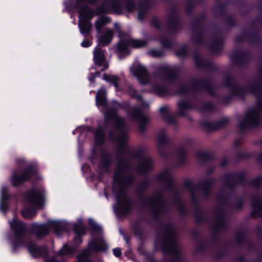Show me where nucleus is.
<instances>
[{"mask_svg": "<svg viewBox=\"0 0 262 262\" xmlns=\"http://www.w3.org/2000/svg\"><path fill=\"white\" fill-rule=\"evenodd\" d=\"M132 178L128 173L127 165L122 162L118 164L114 177L113 189L116 193L117 204L114 211L119 215H124L129 211L130 205L124 188L131 182Z\"/></svg>", "mask_w": 262, "mask_h": 262, "instance_id": "f257e3e1", "label": "nucleus"}, {"mask_svg": "<svg viewBox=\"0 0 262 262\" xmlns=\"http://www.w3.org/2000/svg\"><path fill=\"white\" fill-rule=\"evenodd\" d=\"M105 95L106 91L104 88H102L98 90L96 96V104L99 109L104 112L106 121L111 120L118 129V135L115 137V140L120 147H124L125 145L127 134L120 128L124 126V121L118 117L117 115L118 110L121 108L122 106L115 101L107 104Z\"/></svg>", "mask_w": 262, "mask_h": 262, "instance_id": "f03ea898", "label": "nucleus"}, {"mask_svg": "<svg viewBox=\"0 0 262 262\" xmlns=\"http://www.w3.org/2000/svg\"><path fill=\"white\" fill-rule=\"evenodd\" d=\"M89 222L91 227V233L92 240L89 243L88 248L84 249L78 256L76 262H92L89 258L90 255L93 253L104 251L107 245L101 237L102 229L92 219H89Z\"/></svg>", "mask_w": 262, "mask_h": 262, "instance_id": "7ed1b4c3", "label": "nucleus"}, {"mask_svg": "<svg viewBox=\"0 0 262 262\" xmlns=\"http://www.w3.org/2000/svg\"><path fill=\"white\" fill-rule=\"evenodd\" d=\"M45 192L43 189H33L26 196L24 208L21 213L25 218H31L36 214V209L42 208L45 204Z\"/></svg>", "mask_w": 262, "mask_h": 262, "instance_id": "20e7f679", "label": "nucleus"}, {"mask_svg": "<svg viewBox=\"0 0 262 262\" xmlns=\"http://www.w3.org/2000/svg\"><path fill=\"white\" fill-rule=\"evenodd\" d=\"M11 229L13 232V235L11 240L13 250L16 251L23 246L26 239L25 226L24 224L16 217L9 222Z\"/></svg>", "mask_w": 262, "mask_h": 262, "instance_id": "39448f33", "label": "nucleus"}, {"mask_svg": "<svg viewBox=\"0 0 262 262\" xmlns=\"http://www.w3.org/2000/svg\"><path fill=\"white\" fill-rule=\"evenodd\" d=\"M50 228H52L54 232L58 234L63 229V223L59 221H52L48 224L33 223L31 225L32 232L37 238H41L47 235Z\"/></svg>", "mask_w": 262, "mask_h": 262, "instance_id": "423d86ee", "label": "nucleus"}, {"mask_svg": "<svg viewBox=\"0 0 262 262\" xmlns=\"http://www.w3.org/2000/svg\"><path fill=\"white\" fill-rule=\"evenodd\" d=\"M120 38L117 49L120 53L128 54L131 47L140 48L146 45L145 41L133 39L128 34L122 35Z\"/></svg>", "mask_w": 262, "mask_h": 262, "instance_id": "0eeeda50", "label": "nucleus"}, {"mask_svg": "<svg viewBox=\"0 0 262 262\" xmlns=\"http://www.w3.org/2000/svg\"><path fill=\"white\" fill-rule=\"evenodd\" d=\"M79 21L78 26L80 28L81 34L87 33L89 32L92 25L89 21L94 15V12L87 6H84L80 8L79 10Z\"/></svg>", "mask_w": 262, "mask_h": 262, "instance_id": "6e6552de", "label": "nucleus"}, {"mask_svg": "<svg viewBox=\"0 0 262 262\" xmlns=\"http://www.w3.org/2000/svg\"><path fill=\"white\" fill-rule=\"evenodd\" d=\"M93 59L95 63V75L98 76L99 75V71H103L107 69L108 67L107 63L104 55V51L99 47L97 46L95 48L93 51Z\"/></svg>", "mask_w": 262, "mask_h": 262, "instance_id": "1a4fd4ad", "label": "nucleus"}, {"mask_svg": "<svg viewBox=\"0 0 262 262\" xmlns=\"http://www.w3.org/2000/svg\"><path fill=\"white\" fill-rule=\"evenodd\" d=\"M131 73L142 84L148 83L149 76L145 67L139 63H135L130 68Z\"/></svg>", "mask_w": 262, "mask_h": 262, "instance_id": "9d476101", "label": "nucleus"}, {"mask_svg": "<svg viewBox=\"0 0 262 262\" xmlns=\"http://www.w3.org/2000/svg\"><path fill=\"white\" fill-rule=\"evenodd\" d=\"M36 171L30 168H28L19 175L16 172H15L11 178L12 185L17 186L31 178L36 177Z\"/></svg>", "mask_w": 262, "mask_h": 262, "instance_id": "9b49d317", "label": "nucleus"}, {"mask_svg": "<svg viewBox=\"0 0 262 262\" xmlns=\"http://www.w3.org/2000/svg\"><path fill=\"white\" fill-rule=\"evenodd\" d=\"M262 113V105L259 106L258 110H251L246 115L245 118V124L243 127H250L256 125L258 121V115Z\"/></svg>", "mask_w": 262, "mask_h": 262, "instance_id": "f8f14e48", "label": "nucleus"}, {"mask_svg": "<svg viewBox=\"0 0 262 262\" xmlns=\"http://www.w3.org/2000/svg\"><path fill=\"white\" fill-rule=\"evenodd\" d=\"M27 247L30 254L34 257L43 256L47 253V248L45 247H38L34 243H29Z\"/></svg>", "mask_w": 262, "mask_h": 262, "instance_id": "ddd939ff", "label": "nucleus"}, {"mask_svg": "<svg viewBox=\"0 0 262 262\" xmlns=\"http://www.w3.org/2000/svg\"><path fill=\"white\" fill-rule=\"evenodd\" d=\"M117 2L114 0L105 1L102 4L99 13H111L116 11L117 9Z\"/></svg>", "mask_w": 262, "mask_h": 262, "instance_id": "4468645a", "label": "nucleus"}, {"mask_svg": "<svg viewBox=\"0 0 262 262\" xmlns=\"http://www.w3.org/2000/svg\"><path fill=\"white\" fill-rule=\"evenodd\" d=\"M74 230L77 236L74 239V242L76 244H80L82 242L81 236L84 235L86 232V229L84 227L81 220H78L77 223L74 225Z\"/></svg>", "mask_w": 262, "mask_h": 262, "instance_id": "2eb2a0df", "label": "nucleus"}, {"mask_svg": "<svg viewBox=\"0 0 262 262\" xmlns=\"http://www.w3.org/2000/svg\"><path fill=\"white\" fill-rule=\"evenodd\" d=\"M10 195L7 193V188L3 186L1 188V201L0 202V210L5 214L6 212V209L8 206V201Z\"/></svg>", "mask_w": 262, "mask_h": 262, "instance_id": "dca6fc26", "label": "nucleus"}, {"mask_svg": "<svg viewBox=\"0 0 262 262\" xmlns=\"http://www.w3.org/2000/svg\"><path fill=\"white\" fill-rule=\"evenodd\" d=\"M166 242L168 244L167 251L169 252H176L177 247L174 240L173 233L170 231L166 238Z\"/></svg>", "mask_w": 262, "mask_h": 262, "instance_id": "f3484780", "label": "nucleus"}, {"mask_svg": "<svg viewBox=\"0 0 262 262\" xmlns=\"http://www.w3.org/2000/svg\"><path fill=\"white\" fill-rule=\"evenodd\" d=\"M114 32L112 29H108L104 34L100 37L99 43L102 45H106L110 43L113 38Z\"/></svg>", "mask_w": 262, "mask_h": 262, "instance_id": "a211bd4d", "label": "nucleus"}, {"mask_svg": "<svg viewBox=\"0 0 262 262\" xmlns=\"http://www.w3.org/2000/svg\"><path fill=\"white\" fill-rule=\"evenodd\" d=\"M130 111L133 114L129 115L133 119H137L141 122H145L147 120L146 117L142 114L140 110L133 107Z\"/></svg>", "mask_w": 262, "mask_h": 262, "instance_id": "6ab92c4d", "label": "nucleus"}, {"mask_svg": "<svg viewBox=\"0 0 262 262\" xmlns=\"http://www.w3.org/2000/svg\"><path fill=\"white\" fill-rule=\"evenodd\" d=\"M103 79L106 82L113 84L116 89H118V85L120 83V79L119 78L111 74H104L103 75Z\"/></svg>", "mask_w": 262, "mask_h": 262, "instance_id": "aec40b11", "label": "nucleus"}, {"mask_svg": "<svg viewBox=\"0 0 262 262\" xmlns=\"http://www.w3.org/2000/svg\"><path fill=\"white\" fill-rule=\"evenodd\" d=\"M152 165V163L150 159H143L140 163L139 170L141 172H145L151 168Z\"/></svg>", "mask_w": 262, "mask_h": 262, "instance_id": "412c9836", "label": "nucleus"}, {"mask_svg": "<svg viewBox=\"0 0 262 262\" xmlns=\"http://www.w3.org/2000/svg\"><path fill=\"white\" fill-rule=\"evenodd\" d=\"M76 250L75 247H69L67 245H64L62 248L57 252V256L62 257L66 255H69L73 253Z\"/></svg>", "mask_w": 262, "mask_h": 262, "instance_id": "4be33fe9", "label": "nucleus"}, {"mask_svg": "<svg viewBox=\"0 0 262 262\" xmlns=\"http://www.w3.org/2000/svg\"><path fill=\"white\" fill-rule=\"evenodd\" d=\"M190 106L188 102L184 100L178 103V114L180 116H185Z\"/></svg>", "mask_w": 262, "mask_h": 262, "instance_id": "5701e85b", "label": "nucleus"}, {"mask_svg": "<svg viewBox=\"0 0 262 262\" xmlns=\"http://www.w3.org/2000/svg\"><path fill=\"white\" fill-rule=\"evenodd\" d=\"M252 208L253 210L252 214L253 216H262V203L260 200L254 202L252 204Z\"/></svg>", "mask_w": 262, "mask_h": 262, "instance_id": "b1692460", "label": "nucleus"}, {"mask_svg": "<svg viewBox=\"0 0 262 262\" xmlns=\"http://www.w3.org/2000/svg\"><path fill=\"white\" fill-rule=\"evenodd\" d=\"M109 19L107 17H101L98 19L95 23V27L97 30L98 33H100L101 32L102 28L105 25L108 21Z\"/></svg>", "mask_w": 262, "mask_h": 262, "instance_id": "393cba45", "label": "nucleus"}, {"mask_svg": "<svg viewBox=\"0 0 262 262\" xmlns=\"http://www.w3.org/2000/svg\"><path fill=\"white\" fill-rule=\"evenodd\" d=\"M95 138L96 142L99 144L101 143L102 142V141H103L104 138L103 132L101 128H98L96 130V131L95 133Z\"/></svg>", "mask_w": 262, "mask_h": 262, "instance_id": "a878e982", "label": "nucleus"}, {"mask_svg": "<svg viewBox=\"0 0 262 262\" xmlns=\"http://www.w3.org/2000/svg\"><path fill=\"white\" fill-rule=\"evenodd\" d=\"M158 177L160 181H166L170 178V175L169 172L166 171L160 173Z\"/></svg>", "mask_w": 262, "mask_h": 262, "instance_id": "bb28decb", "label": "nucleus"}, {"mask_svg": "<svg viewBox=\"0 0 262 262\" xmlns=\"http://www.w3.org/2000/svg\"><path fill=\"white\" fill-rule=\"evenodd\" d=\"M153 91L159 94H161L165 92V90L164 88H160L158 86H154Z\"/></svg>", "mask_w": 262, "mask_h": 262, "instance_id": "cd10ccee", "label": "nucleus"}, {"mask_svg": "<svg viewBox=\"0 0 262 262\" xmlns=\"http://www.w3.org/2000/svg\"><path fill=\"white\" fill-rule=\"evenodd\" d=\"M113 253L116 257H119L121 255V249L119 248H115L113 250Z\"/></svg>", "mask_w": 262, "mask_h": 262, "instance_id": "c85d7f7f", "label": "nucleus"}, {"mask_svg": "<svg viewBox=\"0 0 262 262\" xmlns=\"http://www.w3.org/2000/svg\"><path fill=\"white\" fill-rule=\"evenodd\" d=\"M130 94L132 97H137V99H140V97L139 96L136 95V91L132 88H130Z\"/></svg>", "mask_w": 262, "mask_h": 262, "instance_id": "c756f323", "label": "nucleus"}, {"mask_svg": "<svg viewBox=\"0 0 262 262\" xmlns=\"http://www.w3.org/2000/svg\"><path fill=\"white\" fill-rule=\"evenodd\" d=\"M92 45V42L88 40H84L81 43V46L84 48L90 47Z\"/></svg>", "mask_w": 262, "mask_h": 262, "instance_id": "7c9ffc66", "label": "nucleus"}, {"mask_svg": "<svg viewBox=\"0 0 262 262\" xmlns=\"http://www.w3.org/2000/svg\"><path fill=\"white\" fill-rule=\"evenodd\" d=\"M159 203L160 199L159 198L151 200V205L153 206L158 205Z\"/></svg>", "mask_w": 262, "mask_h": 262, "instance_id": "2f4dec72", "label": "nucleus"}, {"mask_svg": "<svg viewBox=\"0 0 262 262\" xmlns=\"http://www.w3.org/2000/svg\"><path fill=\"white\" fill-rule=\"evenodd\" d=\"M166 140V137L164 135H161L158 137V141L162 144L165 142Z\"/></svg>", "mask_w": 262, "mask_h": 262, "instance_id": "473e14b6", "label": "nucleus"}, {"mask_svg": "<svg viewBox=\"0 0 262 262\" xmlns=\"http://www.w3.org/2000/svg\"><path fill=\"white\" fill-rule=\"evenodd\" d=\"M149 54L153 56H159L160 55L159 52L155 50H150L149 52Z\"/></svg>", "mask_w": 262, "mask_h": 262, "instance_id": "72a5a7b5", "label": "nucleus"}, {"mask_svg": "<svg viewBox=\"0 0 262 262\" xmlns=\"http://www.w3.org/2000/svg\"><path fill=\"white\" fill-rule=\"evenodd\" d=\"M126 9L128 11H132L134 9V5L132 3H129L126 6Z\"/></svg>", "mask_w": 262, "mask_h": 262, "instance_id": "f704fd0d", "label": "nucleus"}, {"mask_svg": "<svg viewBox=\"0 0 262 262\" xmlns=\"http://www.w3.org/2000/svg\"><path fill=\"white\" fill-rule=\"evenodd\" d=\"M168 111V107L167 106H163L160 108V113L164 115L165 113H167Z\"/></svg>", "mask_w": 262, "mask_h": 262, "instance_id": "c9c22d12", "label": "nucleus"}, {"mask_svg": "<svg viewBox=\"0 0 262 262\" xmlns=\"http://www.w3.org/2000/svg\"><path fill=\"white\" fill-rule=\"evenodd\" d=\"M95 76L93 74H90V75L89 76V80L91 81V82H93V80H94V79L95 78Z\"/></svg>", "mask_w": 262, "mask_h": 262, "instance_id": "e433bc0d", "label": "nucleus"}, {"mask_svg": "<svg viewBox=\"0 0 262 262\" xmlns=\"http://www.w3.org/2000/svg\"><path fill=\"white\" fill-rule=\"evenodd\" d=\"M144 14H142V11L140 10L139 12V15H138L139 19H142L144 16Z\"/></svg>", "mask_w": 262, "mask_h": 262, "instance_id": "4c0bfd02", "label": "nucleus"}, {"mask_svg": "<svg viewBox=\"0 0 262 262\" xmlns=\"http://www.w3.org/2000/svg\"><path fill=\"white\" fill-rule=\"evenodd\" d=\"M166 73H165V78H166V79H170V75H169V73L168 72V71H167V69L166 70Z\"/></svg>", "mask_w": 262, "mask_h": 262, "instance_id": "58836bf2", "label": "nucleus"}, {"mask_svg": "<svg viewBox=\"0 0 262 262\" xmlns=\"http://www.w3.org/2000/svg\"><path fill=\"white\" fill-rule=\"evenodd\" d=\"M81 127H79L78 128H77L73 131V134H75L77 132H78L81 128Z\"/></svg>", "mask_w": 262, "mask_h": 262, "instance_id": "ea45409f", "label": "nucleus"}, {"mask_svg": "<svg viewBox=\"0 0 262 262\" xmlns=\"http://www.w3.org/2000/svg\"><path fill=\"white\" fill-rule=\"evenodd\" d=\"M147 105H147V104H146V103H144H144H143V104H142V106H147Z\"/></svg>", "mask_w": 262, "mask_h": 262, "instance_id": "a19ab883", "label": "nucleus"}, {"mask_svg": "<svg viewBox=\"0 0 262 262\" xmlns=\"http://www.w3.org/2000/svg\"><path fill=\"white\" fill-rule=\"evenodd\" d=\"M165 119L167 121H168V122H170V120H169L168 119L166 118H165Z\"/></svg>", "mask_w": 262, "mask_h": 262, "instance_id": "79ce46f5", "label": "nucleus"}, {"mask_svg": "<svg viewBox=\"0 0 262 262\" xmlns=\"http://www.w3.org/2000/svg\"><path fill=\"white\" fill-rule=\"evenodd\" d=\"M107 164L106 163H105L104 164V167H105L106 166Z\"/></svg>", "mask_w": 262, "mask_h": 262, "instance_id": "37998d69", "label": "nucleus"}, {"mask_svg": "<svg viewBox=\"0 0 262 262\" xmlns=\"http://www.w3.org/2000/svg\"><path fill=\"white\" fill-rule=\"evenodd\" d=\"M163 45L165 46H167L166 45H165L164 43H163Z\"/></svg>", "mask_w": 262, "mask_h": 262, "instance_id": "c03bdc74", "label": "nucleus"}, {"mask_svg": "<svg viewBox=\"0 0 262 262\" xmlns=\"http://www.w3.org/2000/svg\"><path fill=\"white\" fill-rule=\"evenodd\" d=\"M150 262H156V261H154V260H151V261H150Z\"/></svg>", "mask_w": 262, "mask_h": 262, "instance_id": "a18cd8bd", "label": "nucleus"}]
</instances>
